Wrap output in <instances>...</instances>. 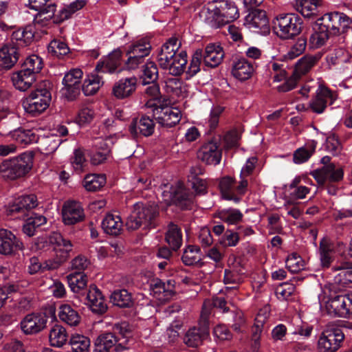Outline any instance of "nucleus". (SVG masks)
I'll list each match as a JSON object with an SVG mask.
<instances>
[{"label":"nucleus","instance_id":"1","mask_svg":"<svg viewBox=\"0 0 352 352\" xmlns=\"http://www.w3.org/2000/svg\"><path fill=\"white\" fill-rule=\"evenodd\" d=\"M49 241L55 245L54 248V257L46 260L42 264L40 263L38 258H30L28 265L30 274H36L41 269L43 270H56L69 257V254L72 250V244L69 240L63 238L60 233H51L49 236Z\"/></svg>","mask_w":352,"mask_h":352},{"label":"nucleus","instance_id":"2","mask_svg":"<svg viewBox=\"0 0 352 352\" xmlns=\"http://www.w3.org/2000/svg\"><path fill=\"white\" fill-rule=\"evenodd\" d=\"M204 22L212 28H219L239 18L234 2L230 0H214L201 12Z\"/></svg>","mask_w":352,"mask_h":352},{"label":"nucleus","instance_id":"3","mask_svg":"<svg viewBox=\"0 0 352 352\" xmlns=\"http://www.w3.org/2000/svg\"><path fill=\"white\" fill-rule=\"evenodd\" d=\"M85 4L86 1L85 0H76L69 5L65 6L56 15H55L56 4H47L45 8L36 10L38 13L34 19V23L41 26H45L52 20L56 23H61L70 18L73 14L82 8Z\"/></svg>","mask_w":352,"mask_h":352},{"label":"nucleus","instance_id":"4","mask_svg":"<svg viewBox=\"0 0 352 352\" xmlns=\"http://www.w3.org/2000/svg\"><path fill=\"white\" fill-rule=\"evenodd\" d=\"M158 214V209L155 206L137 203L134 204L133 209L126 219V226L131 230H135L141 226L144 228L155 227Z\"/></svg>","mask_w":352,"mask_h":352},{"label":"nucleus","instance_id":"5","mask_svg":"<svg viewBox=\"0 0 352 352\" xmlns=\"http://www.w3.org/2000/svg\"><path fill=\"white\" fill-rule=\"evenodd\" d=\"M51 94L46 87V84L40 85L36 89L24 98L23 107L28 113L36 116L45 111L50 105Z\"/></svg>","mask_w":352,"mask_h":352},{"label":"nucleus","instance_id":"6","mask_svg":"<svg viewBox=\"0 0 352 352\" xmlns=\"http://www.w3.org/2000/svg\"><path fill=\"white\" fill-rule=\"evenodd\" d=\"M320 307H324L327 314L334 317L347 318L352 314V294L338 295L325 300L318 296Z\"/></svg>","mask_w":352,"mask_h":352},{"label":"nucleus","instance_id":"7","mask_svg":"<svg viewBox=\"0 0 352 352\" xmlns=\"http://www.w3.org/2000/svg\"><path fill=\"white\" fill-rule=\"evenodd\" d=\"M320 58L321 56L319 54L305 55L300 58L295 65L292 76L285 83L277 87L278 91L287 92L293 89L296 87L297 81L302 76L309 73L318 63Z\"/></svg>","mask_w":352,"mask_h":352},{"label":"nucleus","instance_id":"8","mask_svg":"<svg viewBox=\"0 0 352 352\" xmlns=\"http://www.w3.org/2000/svg\"><path fill=\"white\" fill-rule=\"evenodd\" d=\"M302 24V20L297 14H283L276 18L274 30L280 38L289 39L300 33Z\"/></svg>","mask_w":352,"mask_h":352},{"label":"nucleus","instance_id":"9","mask_svg":"<svg viewBox=\"0 0 352 352\" xmlns=\"http://www.w3.org/2000/svg\"><path fill=\"white\" fill-rule=\"evenodd\" d=\"M248 179H240L238 182L235 179L226 176L221 179L219 188L222 198L232 201L235 204L241 201L242 197L246 193Z\"/></svg>","mask_w":352,"mask_h":352},{"label":"nucleus","instance_id":"10","mask_svg":"<svg viewBox=\"0 0 352 352\" xmlns=\"http://www.w3.org/2000/svg\"><path fill=\"white\" fill-rule=\"evenodd\" d=\"M206 302L204 310H201L198 327L190 328L186 333L184 342L190 347H197L202 344L209 336L208 311Z\"/></svg>","mask_w":352,"mask_h":352},{"label":"nucleus","instance_id":"11","mask_svg":"<svg viewBox=\"0 0 352 352\" xmlns=\"http://www.w3.org/2000/svg\"><path fill=\"white\" fill-rule=\"evenodd\" d=\"M32 167V156L24 153L17 157L5 160L1 164L4 176L14 179L28 173Z\"/></svg>","mask_w":352,"mask_h":352},{"label":"nucleus","instance_id":"12","mask_svg":"<svg viewBox=\"0 0 352 352\" xmlns=\"http://www.w3.org/2000/svg\"><path fill=\"white\" fill-rule=\"evenodd\" d=\"M344 335L338 328H327L319 336L317 348L318 352H336L340 347Z\"/></svg>","mask_w":352,"mask_h":352},{"label":"nucleus","instance_id":"13","mask_svg":"<svg viewBox=\"0 0 352 352\" xmlns=\"http://www.w3.org/2000/svg\"><path fill=\"white\" fill-rule=\"evenodd\" d=\"M318 21H322L331 34H344L349 29L351 20L344 13L333 12L324 14Z\"/></svg>","mask_w":352,"mask_h":352},{"label":"nucleus","instance_id":"14","mask_svg":"<svg viewBox=\"0 0 352 352\" xmlns=\"http://www.w3.org/2000/svg\"><path fill=\"white\" fill-rule=\"evenodd\" d=\"M82 71L80 69H72L64 76L62 89L63 95L69 100H74L80 94V87Z\"/></svg>","mask_w":352,"mask_h":352},{"label":"nucleus","instance_id":"15","mask_svg":"<svg viewBox=\"0 0 352 352\" xmlns=\"http://www.w3.org/2000/svg\"><path fill=\"white\" fill-rule=\"evenodd\" d=\"M153 116L161 126L172 127L179 123L182 113L176 107L160 105L154 108Z\"/></svg>","mask_w":352,"mask_h":352},{"label":"nucleus","instance_id":"16","mask_svg":"<svg viewBox=\"0 0 352 352\" xmlns=\"http://www.w3.org/2000/svg\"><path fill=\"white\" fill-rule=\"evenodd\" d=\"M150 292L160 302H166L175 293V281L169 279L164 282L157 278H153L150 282Z\"/></svg>","mask_w":352,"mask_h":352},{"label":"nucleus","instance_id":"17","mask_svg":"<svg viewBox=\"0 0 352 352\" xmlns=\"http://www.w3.org/2000/svg\"><path fill=\"white\" fill-rule=\"evenodd\" d=\"M336 99L335 94L328 88L320 86L316 91L315 96L309 103V109L316 113L324 112L328 104H331Z\"/></svg>","mask_w":352,"mask_h":352},{"label":"nucleus","instance_id":"18","mask_svg":"<svg viewBox=\"0 0 352 352\" xmlns=\"http://www.w3.org/2000/svg\"><path fill=\"white\" fill-rule=\"evenodd\" d=\"M47 322L44 313H32L25 316L21 322V328L25 334H35L43 330Z\"/></svg>","mask_w":352,"mask_h":352},{"label":"nucleus","instance_id":"19","mask_svg":"<svg viewBox=\"0 0 352 352\" xmlns=\"http://www.w3.org/2000/svg\"><path fill=\"white\" fill-rule=\"evenodd\" d=\"M80 299L96 314H102L107 309V305L104 296L100 291L94 285H90L87 292Z\"/></svg>","mask_w":352,"mask_h":352},{"label":"nucleus","instance_id":"20","mask_svg":"<svg viewBox=\"0 0 352 352\" xmlns=\"http://www.w3.org/2000/svg\"><path fill=\"white\" fill-rule=\"evenodd\" d=\"M179 46L177 38H170L161 47L157 55V61L161 68L168 71L171 60L177 53Z\"/></svg>","mask_w":352,"mask_h":352},{"label":"nucleus","instance_id":"21","mask_svg":"<svg viewBox=\"0 0 352 352\" xmlns=\"http://www.w3.org/2000/svg\"><path fill=\"white\" fill-rule=\"evenodd\" d=\"M311 175L318 184L323 185L326 182H339L342 180L344 170L342 167H336L335 164L328 165L314 170Z\"/></svg>","mask_w":352,"mask_h":352},{"label":"nucleus","instance_id":"22","mask_svg":"<svg viewBox=\"0 0 352 352\" xmlns=\"http://www.w3.org/2000/svg\"><path fill=\"white\" fill-rule=\"evenodd\" d=\"M23 248V243L12 232L0 230V254L9 255Z\"/></svg>","mask_w":352,"mask_h":352},{"label":"nucleus","instance_id":"23","mask_svg":"<svg viewBox=\"0 0 352 352\" xmlns=\"http://www.w3.org/2000/svg\"><path fill=\"white\" fill-rule=\"evenodd\" d=\"M199 159L207 164L217 165L221 159V150L217 141L210 140L202 145L197 153Z\"/></svg>","mask_w":352,"mask_h":352},{"label":"nucleus","instance_id":"24","mask_svg":"<svg viewBox=\"0 0 352 352\" xmlns=\"http://www.w3.org/2000/svg\"><path fill=\"white\" fill-rule=\"evenodd\" d=\"M63 221L66 225H74L85 218L84 210L80 203L74 201L66 202L62 210Z\"/></svg>","mask_w":352,"mask_h":352},{"label":"nucleus","instance_id":"25","mask_svg":"<svg viewBox=\"0 0 352 352\" xmlns=\"http://www.w3.org/2000/svg\"><path fill=\"white\" fill-rule=\"evenodd\" d=\"M245 25L250 30L259 32L269 30V21L266 12L262 10H255L245 17Z\"/></svg>","mask_w":352,"mask_h":352},{"label":"nucleus","instance_id":"26","mask_svg":"<svg viewBox=\"0 0 352 352\" xmlns=\"http://www.w3.org/2000/svg\"><path fill=\"white\" fill-rule=\"evenodd\" d=\"M254 71L253 64L244 57H236L232 63V74L241 81L251 78Z\"/></svg>","mask_w":352,"mask_h":352},{"label":"nucleus","instance_id":"27","mask_svg":"<svg viewBox=\"0 0 352 352\" xmlns=\"http://www.w3.org/2000/svg\"><path fill=\"white\" fill-rule=\"evenodd\" d=\"M138 78L130 76L119 80L113 87V94L118 99L129 97L135 91Z\"/></svg>","mask_w":352,"mask_h":352},{"label":"nucleus","instance_id":"28","mask_svg":"<svg viewBox=\"0 0 352 352\" xmlns=\"http://www.w3.org/2000/svg\"><path fill=\"white\" fill-rule=\"evenodd\" d=\"M37 204V199L34 195H22L15 199L13 204L10 206L8 212L10 214L26 215L30 210L36 207Z\"/></svg>","mask_w":352,"mask_h":352},{"label":"nucleus","instance_id":"29","mask_svg":"<svg viewBox=\"0 0 352 352\" xmlns=\"http://www.w3.org/2000/svg\"><path fill=\"white\" fill-rule=\"evenodd\" d=\"M154 121L148 116H143L140 119H134L129 126V131L133 136L142 135L149 136L154 131Z\"/></svg>","mask_w":352,"mask_h":352},{"label":"nucleus","instance_id":"30","mask_svg":"<svg viewBox=\"0 0 352 352\" xmlns=\"http://www.w3.org/2000/svg\"><path fill=\"white\" fill-rule=\"evenodd\" d=\"M122 52L120 49L113 51L108 56L99 61L96 70L100 73H113L121 64Z\"/></svg>","mask_w":352,"mask_h":352},{"label":"nucleus","instance_id":"31","mask_svg":"<svg viewBox=\"0 0 352 352\" xmlns=\"http://www.w3.org/2000/svg\"><path fill=\"white\" fill-rule=\"evenodd\" d=\"M224 57V52L220 45L215 43L208 44L203 53L204 64L210 67L219 65Z\"/></svg>","mask_w":352,"mask_h":352},{"label":"nucleus","instance_id":"32","mask_svg":"<svg viewBox=\"0 0 352 352\" xmlns=\"http://www.w3.org/2000/svg\"><path fill=\"white\" fill-rule=\"evenodd\" d=\"M14 87L20 91H26L36 81V75L32 72L21 69L12 75Z\"/></svg>","mask_w":352,"mask_h":352},{"label":"nucleus","instance_id":"33","mask_svg":"<svg viewBox=\"0 0 352 352\" xmlns=\"http://www.w3.org/2000/svg\"><path fill=\"white\" fill-rule=\"evenodd\" d=\"M67 279L69 288L78 298L84 296L89 290L87 276L85 274L80 272L70 274L67 276Z\"/></svg>","mask_w":352,"mask_h":352},{"label":"nucleus","instance_id":"34","mask_svg":"<svg viewBox=\"0 0 352 352\" xmlns=\"http://www.w3.org/2000/svg\"><path fill=\"white\" fill-rule=\"evenodd\" d=\"M270 307L265 306L261 309L254 320V324L252 327V339L254 340L255 344H258L261 336L263 332L267 329L266 322L270 316Z\"/></svg>","mask_w":352,"mask_h":352},{"label":"nucleus","instance_id":"35","mask_svg":"<svg viewBox=\"0 0 352 352\" xmlns=\"http://www.w3.org/2000/svg\"><path fill=\"white\" fill-rule=\"evenodd\" d=\"M18 49L13 45H5L0 49V70L12 68L19 60Z\"/></svg>","mask_w":352,"mask_h":352},{"label":"nucleus","instance_id":"36","mask_svg":"<svg viewBox=\"0 0 352 352\" xmlns=\"http://www.w3.org/2000/svg\"><path fill=\"white\" fill-rule=\"evenodd\" d=\"M243 268L239 265V263L230 266L228 270H225L223 278L224 283L226 285H234L232 287H226V290L236 289L237 285L243 281Z\"/></svg>","mask_w":352,"mask_h":352},{"label":"nucleus","instance_id":"37","mask_svg":"<svg viewBox=\"0 0 352 352\" xmlns=\"http://www.w3.org/2000/svg\"><path fill=\"white\" fill-rule=\"evenodd\" d=\"M58 316L63 322L71 327L78 325L81 320L79 313L69 304L59 306Z\"/></svg>","mask_w":352,"mask_h":352},{"label":"nucleus","instance_id":"38","mask_svg":"<svg viewBox=\"0 0 352 352\" xmlns=\"http://www.w3.org/2000/svg\"><path fill=\"white\" fill-rule=\"evenodd\" d=\"M67 340L68 334L64 327L56 324L50 328L49 341L51 346L60 348L67 343Z\"/></svg>","mask_w":352,"mask_h":352},{"label":"nucleus","instance_id":"39","mask_svg":"<svg viewBox=\"0 0 352 352\" xmlns=\"http://www.w3.org/2000/svg\"><path fill=\"white\" fill-rule=\"evenodd\" d=\"M102 228L104 232L108 234L118 235L122 228V221L120 217L113 214H107L102 221Z\"/></svg>","mask_w":352,"mask_h":352},{"label":"nucleus","instance_id":"40","mask_svg":"<svg viewBox=\"0 0 352 352\" xmlns=\"http://www.w3.org/2000/svg\"><path fill=\"white\" fill-rule=\"evenodd\" d=\"M294 7L296 11L305 17L316 15L318 8L320 6V0H294Z\"/></svg>","mask_w":352,"mask_h":352},{"label":"nucleus","instance_id":"41","mask_svg":"<svg viewBox=\"0 0 352 352\" xmlns=\"http://www.w3.org/2000/svg\"><path fill=\"white\" fill-rule=\"evenodd\" d=\"M318 21L314 32L309 38V43L312 48H319L322 46L329 38V30L327 27L321 22Z\"/></svg>","mask_w":352,"mask_h":352},{"label":"nucleus","instance_id":"42","mask_svg":"<svg viewBox=\"0 0 352 352\" xmlns=\"http://www.w3.org/2000/svg\"><path fill=\"white\" fill-rule=\"evenodd\" d=\"M120 340L113 333H106L98 337L95 342V352H109Z\"/></svg>","mask_w":352,"mask_h":352},{"label":"nucleus","instance_id":"43","mask_svg":"<svg viewBox=\"0 0 352 352\" xmlns=\"http://www.w3.org/2000/svg\"><path fill=\"white\" fill-rule=\"evenodd\" d=\"M165 241L173 251L179 250L182 244V234L180 228L173 223L168 226Z\"/></svg>","mask_w":352,"mask_h":352},{"label":"nucleus","instance_id":"44","mask_svg":"<svg viewBox=\"0 0 352 352\" xmlns=\"http://www.w3.org/2000/svg\"><path fill=\"white\" fill-rule=\"evenodd\" d=\"M164 199L168 204L174 203L179 204L183 201L188 199V195L186 192L183 185L180 183L177 184L174 188H171L170 192L164 190L162 192Z\"/></svg>","mask_w":352,"mask_h":352},{"label":"nucleus","instance_id":"45","mask_svg":"<svg viewBox=\"0 0 352 352\" xmlns=\"http://www.w3.org/2000/svg\"><path fill=\"white\" fill-rule=\"evenodd\" d=\"M11 138L22 146H26L38 140L36 135L30 129L18 128L10 133Z\"/></svg>","mask_w":352,"mask_h":352},{"label":"nucleus","instance_id":"46","mask_svg":"<svg viewBox=\"0 0 352 352\" xmlns=\"http://www.w3.org/2000/svg\"><path fill=\"white\" fill-rule=\"evenodd\" d=\"M151 48L149 40L146 38H143L131 43L128 47L126 52L145 58L151 53Z\"/></svg>","mask_w":352,"mask_h":352},{"label":"nucleus","instance_id":"47","mask_svg":"<svg viewBox=\"0 0 352 352\" xmlns=\"http://www.w3.org/2000/svg\"><path fill=\"white\" fill-rule=\"evenodd\" d=\"M319 254L321 266L323 268L329 267L334 260V250L332 245L324 239L320 243Z\"/></svg>","mask_w":352,"mask_h":352},{"label":"nucleus","instance_id":"48","mask_svg":"<svg viewBox=\"0 0 352 352\" xmlns=\"http://www.w3.org/2000/svg\"><path fill=\"white\" fill-rule=\"evenodd\" d=\"M34 36V28L27 25L14 31L12 34V41H15L20 45H28L31 43Z\"/></svg>","mask_w":352,"mask_h":352},{"label":"nucleus","instance_id":"49","mask_svg":"<svg viewBox=\"0 0 352 352\" xmlns=\"http://www.w3.org/2000/svg\"><path fill=\"white\" fill-rule=\"evenodd\" d=\"M168 72L173 76H179L182 74L187 64V54L184 51L177 52L173 60H171Z\"/></svg>","mask_w":352,"mask_h":352},{"label":"nucleus","instance_id":"50","mask_svg":"<svg viewBox=\"0 0 352 352\" xmlns=\"http://www.w3.org/2000/svg\"><path fill=\"white\" fill-rule=\"evenodd\" d=\"M113 305L120 307H130L133 305L131 293L126 289L115 290L111 295Z\"/></svg>","mask_w":352,"mask_h":352},{"label":"nucleus","instance_id":"51","mask_svg":"<svg viewBox=\"0 0 352 352\" xmlns=\"http://www.w3.org/2000/svg\"><path fill=\"white\" fill-rule=\"evenodd\" d=\"M102 84V78L99 75L92 74L84 80L82 90L85 95L91 96L96 93Z\"/></svg>","mask_w":352,"mask_h":352},{"label":"nucleus","instance_id":"52","mask_svg":"<svg viewBox=\"0 0 352 352\" xmlns=\"http://www.w3.org/2000/svg\"><path fill=\"white\" fill-rule=\"evenodd\" d=\"M242 212L235 208L223 209L218 212L217 217L230 225L239 223L243 218Z\"/></svg>","mask_w":352,"mask_h":352},{"label":"nucleus","instance_id":"53","mask_svg":"<svg viewBox=\"0 0 352 352\" xmlns=\"http://www.w3.org/2000/svg\"><path fill=\"white\" fill-rule=\"evenodd\" d=\"M72 352H90V340L82 335L74 334L69 340Z\"/></svg>","mask_w":352,"mask_h":352},{"label":"nucleus","instance_id":"54","mask_svg":"<svg viewBox=\"0 0 352 352\" xmlns=\"http://www.w3.org/2000/svg\"><path fill=\"white\" fill-rule=\"evenodd\" d=\"M106 182V177L104 175H88L83 181V185L87 190L96 191L102 187Z\"/></svg>","mask_w":352,"mask_h":352},{"label":"nucleus","instance_id":"55","mask_svg":"<svg viewBox=\"0 0 352 352\" xmlns=\"http://www.w3.org/2000/svg\"><path fill=\"white\" fill-rule=\"evenodd\" d=\"M142 82L144 85L155 82L158 77V69L153 61H147L143 65Z\"/></svg>","mask_w":352,"mask_h":352},{"label":"nucleus","instance_id":"56","mask_svg":"<svg viewBox=\"0 0 352 352\" xmlns=\"http://www.w3.org/2000/svg\"><path fill=\"white\" fill-rule=\"evenodd\" d=\"M48 52L52 55L61 58L69 52V48L65 42L54 39L50 43Z\"/></svg>","mask_w":352,"mask_h":352},{"label":"nucleus","instance_id":"57","mask_svg":"<svg viewBox=\"0 0 352 352\" xmlns=\"http://www.w3.org/2000/svg\"><path fill=\"white\" fill-rule=\"evenodd\" d=\"M62 142L63 140L60 138L52 134L50 136L42 138L40 144L41 149L45 153L49 154L56 151Z\"/></svg>","mask_w":352,"mask_h":352},{"label":"nucleus","instance_id":"58","mask_svg":"<svg viewBox=\"0 0 352 352\" xmlns=\"http://www.w3.org/2000/svg\"><path fill=\"white\" fill-rule=\"evenodd\" d=\"M200 249L196 246L189 245L184 251L182 257L183 263L186 265H192L200 261Z\"/></svg>","mask_w":352,"mask_h":352},{"label":"nucleus","instance_id":"59","mask_svg":"<svg viewBox=\"0 0 352 352\" xmlns=\"http://www.w3.org/2000/svg\"><path fill=\"white\" fill-rule=\"evenodd\" d=\"M94 118V111L89 107L81 108L75 116L74 122L80 126L89 124Z\"/></svg>","mask_w":352,"mask_h":352},{"label":"nucleus","instance_id":"60","mask_svg":"<svg viewBox=\"0 0 352 352\" xmlns=\"http://www.w3.org/2000/svg\"><path fill=\"white\" fill-rule=\"evenodd\" d=\"M43 67L42 59L37 55H32L28 57L23 64V69L32 72L36 75Z\"/></svg>","mask_w":352,"mask_h":352},{"label":"nucleus","instance_id":"61","mask_svg":"<svg viewBox=\"0 0 352 352\" xmlns=\"http://www.w3.org/2000/svg\"><path fill=\"white\" fill-rule=\"evenodd\" d=\"M286 266L291 272L296 273L304 268L305 262L298 254L292 253L286 260Z\"/></svg>","mask_w":352,"mask_h":352},{"label":"nucleus","instance_id":"62","mask_svg":"<svg viewBox=\"0 0 352 352\" xmlns=\"http://www.w3.org/2000/svg\"><path fill=\"white\" fill-rule=\"evenodd\" d=\"M71 164L76 173H80L84 170L86 160L84 153L81 149L74 150V156L71 159Z\"/></svg>","mask_w":352,"mask_h":352},{"label":"nucleus","instance_id":"63","mask_svg":"<svg viewBox=\"0 0 352 352\" xmlns=\"http://www.w3.org/2000/svg\"><path fill=\"white\" fill-rule=\"evenodd\" d=\"M314 152V147L302 146L298 148L294 153V162L295 164H302L307 161Z\"/></svg>","mask_w":352,"mask_h":352},{"label":"nucleus","instance_id":"64","mask_svg":"<svg viewBox=\"0 0 352 352\" xmlns=\"http://www.w3.org/2000/svg\"><path fill=\"white\" fill-rule=\"evenodd\" d=\"M335 271H340L339 275L343 276L345 281L352 283V262L342 261L333 267Z\"/></svg>","mask_w":352,"mask_h":352}]
</instances>
